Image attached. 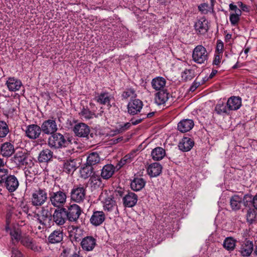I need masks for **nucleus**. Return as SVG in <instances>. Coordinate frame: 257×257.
Masks as SVG:
<instances>
[{
	"instance_id": "obj_1",
	"label": "nucleus",
	"mask_w": 257,
	"mask_h": 257,
	"mask_svg": "<svg viewBox=\"0 0 257 257\" xmlns=\"http://www.w3.org/2000/svg\"><path fill=\"white\" fill-rule=\"evenodd\" d=\"M99 199L104 210L107 214L114 217L118 214L117 203L114 199L112 192L103 190L99 196Z\"/></svg>"
},
{
	"instance_id": "obj_2",
	"label": "nucleus",
	"mask_w": 257,
	"mask_h": 257,
	"mask_svg": "<svg viewBox=\"0 0 257 257\" xmlns=\"http://www.w3.org/2000/svg\"><path fill=\"white\" fill-rule=\"evenodd\" d=\"M70 143L69 138L66 139L60 133H54L48 139V145L51 148L60 149L66 147Z\"/></svg>"
},
{
	"instance_id": "obj_3",
	"label": "nucleus",
	"mask_w": 257,
	"mask_h": 257,
	"mask_svg": "<svg viewBox=\"0 0 257 257\" xmlns=\"http://www.w3.org/2000/svg\"><path fill=\"white\" fill-rule=\"evenodd\" d=\"M48 199V195L45 189L38 188L34 190L31 195V203L34 206H41Z\"/></svg>"
},
{
	"instance_id": "obj_4",
	"label": "nucleus",
	"mask_w": 257,
	"mask_h": 257,
	"mask_svg": "<svg viewBox=\"0 0 257 257\" xmlns=\"http://www.w3.org/2000/svg\"><path fill=\"white\" fill-rule=\"evenodd\" d=\"M209 54L206 49L202 45H197L192 52V59L194 62L199 64H206L207 62Z\"/></svg>"
},
{
	"instance_id": "obj_5",
	"label": "nucleus",
	"mask_w": 257,
	"mask_h": 257,
	"mask_svg": "<svg viewBox=\"0 0 257 257\" xmlns=\"http://www.w3.org/2000/svg\"><path fill=\"white\" fill-rule=\"evenodd\" d=\"M67 195L63 191L59 190L50 194L49 199L51 204L56 207L60 208L66 202Z\"/></svg>"
},
{
	"instance_id": "obj_6",
	"label": "nucleus",
	"mask_w": 257,
	"mask_h": 257,
	"mask_svg": "<svg viewBox=\"0 0 257 257\" xmlns=\"http://www.w3.org/2000/svg\"><path fill=\"white\" fill-rule=\"evenodd\" d=\"M5 229L7 232L10 234L13 243H18L21 240L23 236L21 230L18 227L11 225L8 221V217H7V224Z\"/></svg>"
},
{
	"instance_id": "obj_7",
	"label": "nucleus",
	"mask_w": 257,
	"mask_h": 257,
	"mask_svg": "<svg viewBox=\"0 0 257 257\" xmlns=\"http://www.w3.org/2000/svg\"><path fill=\"white\" fill-rule=\"evenodd\" d=\"M56 120V118L52 117L45 120L41 125L42 131L47 135L54 134L58 130Z\"/></svg>"
},
{
	"instance_id": "obj_8",
	"label": "nucleus",
	"mask_w": 257,
	"mask_h": 257,
	"mask_svg": "<svg viewBox=\"0 0 257 257\" xmlns=\"http://www.w3.org/2000/svg\"><path fill=\"white\" fill-rule=\"evenodd\" d=\"M86 189L83 187H74L71 191V198L75 202H82L85 198Z\"/></svg>"
},
{
	"instance_id": "obj_9",
	"label": "nucleus",
	"mask_w": 257,
	"mask_h": 257,
	"mask_svg": "<svg viewBox=\"0 0 257 257\" xmlns=\"http://www.w3.org/2000/svg\"><path fill=\"white\" fill-rule=\"evenodd\" d=\"M96 102L101 105H106L110 107L111 102L114 100L113 96L110 93L106 91H103L98 94L94 98Z\"/></svg>"
},
{
	"instance_id": "obj_10",
	"label": "nucleus",
	"mask_w": 257,
	"mask_h": 257,
	"mask_svg": "<svg viewBox=\"0 0 257 257\" xmlns=\"http://www.w3.org/2000/svg\"><path fill=\"white\" fill-rule=\"evenodd\" d=\"M66 209L59 208L56 209L53 214V220L58 225H63L67 220Z\"/></svg>"
},
{
	"instance_id": "obj_11",
	"label": "nucleus",
	"mask_w": 257,
	"mask_h": 257,
	"mask_svg": "<svg viewBox=\"0 0 257 257\" xmlns=\"http://www.w3.org/2000/svg\"><path fill=\"white\" fill-rule=\"evenodd\" d=\"M34 217L40 224L46 225L47 221L51 220L52 215L48 207H43L41 208L40 213L36 214Z\"/></svg>"
},
{
	"instance_id": "obj_12",
	"label": "nucleus",
	"mask_w": 257,
	"mask_h": 257,
	"mask_svg": "<svg viewBox=\"0 0 257 257\" xmlns=\"http://www.w3.org/2000/svg\"><path fill=\"white\" fill-rule=\"evenodd\" d=\"M143 103L139 99L131 100L127 105V112L131 115H135L140 112L143 108Z\"/></svg>"
},
{
	"instance_id": "obj_13",
	"label": "nucleus",
	"mask_w": 257,
	"mask_h": 257,
	"mask_svg": "<svg viewBox=\"0 0 257 257\" xmlns=\"http://www.w3.org/2000/svg\"><path fill=\"white\" fill-rule=\"evenodd\" d=\"M20 241L23 245L34 251L39 252L41 250V247L37 245L36 242L29 235H23Z\"/></svg>"
},
{
	"instance_id": "obj_14",
	"label": "nucleus",
	"mask_w": 257,
	"mask_h": 257,
	"mask_svg": "<svg viewBox=\"0 0 257 257\" xmlns=\"http://www.w3.org/2000/svg\"><path fill=\"white\" fill-rule=\"evenodd\" d=\"M96 244V239L92 236L85 237L81 242L82 248L86 251H92Z\"/></svg>"
},
{
	"instance_id": "obj_15",
	"label": "nucleus",
	"mask_w": 257,
	"mask_h": 257,
	"mask_svg": "<svg viewBox=\"0 0 257 257\" xmlns=\"http://www.w3.org/2000/svg\"><path fill=\"white\" fill-rule=\"evenodd\" d=\"M41 132V127L34 124L28 125L25 130L26 136L29 139L33 140L39 138Z\"/></svg>"
},
{
	"instance_id": "obj_16",
	"label": "nucleus",
	"mask_w": 257,
	"mask_h": 257,
	"mask_svg": "<svg viewBox=\"0 0 257 257\" xmlns=\"http://www.w3.org/2000/svg\"><path fill=\"white\" fill-rule=\"evenodd\" d=\"M66 213L67 218L70 221H76L81 214V209L77 204H73L66 210Z\"/></svg>"
},
{
	"instance_id": "obj_17",
	"label": "nucleus",
	"mask_w": 257,
	"mask_h": 257,
	"mask_svg": "<svg viewBox=\"0 0 257 257\" xmlns=\"http://www.w3.org/2000/svg\"><path fill=\"white\" fill-rule=\"evenodd\" d=\"M4 183L5 187L10 192L16 191L19 185V181L14 175H9Z\"/></svg>"
},
{
	"instance_id": "obj_18",
	"label": "nucleus",
	"mask_w": 257,
	"mask_h": 257,
	"mask_svg": "<svg viewBox=\"0 0 257 257\" xmlns=\"http://www.w3.org/2000/svg\"><path fill=\"white\" fill-rule=\"evenodd\" d=\"M73 131L75 134L79 137H86L90 132L89 127L84 123L76 124L74 128Z\"/></svg>"
},
{
	"instance_id": "obj_19",
	"label": "nucleus",
	"mask_w": 257,
	"mask_h": 257,
	"mask_svg": "<svg viewBox=\"0 0 257 257\" xmlns=\"http://www.w3.org/2000/svg\"><path fill=\"white\" fill-rule=\"evenodd\" d=\"M105 219V214L102 211L94 210L90 217V222L92 225L96 226L101 224Z\"/></svg>"
},
{
	"instance_id": "obj_20",
	"label": "nucleus",
	"mask_w": 257,
	"mask_h": 257,
	"mask_svg": "<svg viewBox=\"0 0 257 257\" xmlns=\"http://www.w3.org/2000/svg\"><path fill=\"white\" fill-rule=\"evenodd\" d=\"M123 204L126 207L134 206L138 201V196L132 192H128L122 198Z\"/></svg>"
},
{
	"instance_id": "obj_21",
	"label": "nucleus",
	"mask_w": 257,
	"mask_h": 257,
	"mask_svg": "<svg viewBox=\"0 0 257 257\" xmlns=\"http://www.w3.org/2000/svg\"><path fill=\"white\" fill-rule=\"evenodd\" d=\"M116 166L115 167L113 165L108 164L104 165L101 170L100 176L102 179L108 180L110 178L115 171H117Z\"/></svg>"
},
{
	"instance_id": "obj_22",
	"label": "nucleus",
	"mask_w": 257,
	"mask_h": 257,
	"mask_svg": "<svg viewBox=\"0 0 257 257\" xmlns=\"http://www.w3.org/2000/svg\"><path fill=\"white\" fill-rule=\"evenodd\" d=\"M208 21L204 18H201L195 24L196 31L200 35L205 34L208 30Z\"/></svg>"
},
{
	"instance_id": "obj_23",
	"label": "nucleus",
	"mask_w": 257,
	"mask_h": 257,
	"mask_svg": "<svg viewBox=\"0 0 257 257\" xmlns=\"http://www.w3.org/2000/svg\"><path fill=\"white\" fill-rule=\"evenodd\" d=\"M6 84L9 91L15 92L19 90L22 86L21 81L15 77H10L7 80Z\"/></svg>"
},
{
	"instance_id": "obj_24",
	"label": "nucleus",
	"mask_w": 257,
	"mask_h": 257,
	"mask_svg": "<svg viewBox=\"0 0 257 257\" xmlns=\"http://www.w3.org/2000/svg\"><path fill=\"white\" fill-rule=\"evenodd\" d=\"M253 249L252 241L249 240H245L241 244L240 252L243 256H248L252 253Z\"/></svg>"
},
{
	"instance_id": "obj_25",
	"label": "nucleus",
	"mask_w": 257,
	"mask_h": 257,
	"mask_svg": "<svg viewBox=\"0 0 257 257\" xmlns=\"http://www.w3.org/2000/svg\"><path fill=\"white\" fill-rule=\"evenodd\" d=\"M194 125V123L192 119H184L178 123V130L182 133H186L190 131Z\"/></svg>"
},
{
	"instance_id": "obj_26",
	"label": "nucleus",
	"mask_w": 257,
	"mask_h": 257,
	"mask_svg": "<svg viewBox=\"0 0 257 257\" xmlns=\"http://www.w3.org/2000/svg\"><path fill=\"white\" fill-rule=\"evenodd\" d=\"M226 105L229 110H236L241 106V99L238 96H231L227 100Z\"/></svg>"
},
{
	"instance_id": "obj_27",
	"label": "nucleus",
	"mask_w": 257,
	"mask_h": 257,
	"mask_svg": "<svg viewBox=\"0 0 257 257\" xmlns=\"http://www.w3.org/2000/svg\"><path fill=\"white\" fill-rule=\"evenodd\" d=\"M244 200H246L244 199V197L242 199L238 195H234L231 196L230 198V205L232 210L234 211L239 210L241 208L242 201Z\"/></svg>"
},
{
	"instance_id": "obj_28",
	"label": "nucleus",
	"mask_w": 257,
	"mask_h": 257,
	"mask_svg": "<svg viewBox=\"0 0 257 257\" xmlns=\"http://www.w3.org/2000/svg\"><path fill=\"white\" fill-rule=\"evenodd\" d=\"M162 167L159 163H154L150 164L148 168L147 172L151 177H155L159 176L162 172Z\"/></svg>"
},
{
	"instance_id": "obj_29",
	"label": "nucleus",
	"mask_w": 257,
	"mask_h": 257,
	"mask_svg": "<svg viewBox=\"0 0 257 257\" xmlns=\"http://www.w3.org/2000/svg\"><path fill=\"white\" fill-rule=\"evenodd\" d=\"M15 152L13 145L10 142L3 144L1 147V154L4 157H9Z\"/></svg>"
},
{
	"instance_id": "obj_30",
	"label": "nucleus",
	"mask_w": 257,
	"mask_h": 257,
	"mask_svg": "<svg viewBox=\"0 0 257 257\" xmlns=\"http://www.w3.org/2000/svg\"><path fill=\"white\" fill-rule=\"evenodd\" d=\"M79 172L80 177L84 179H87L89 177L90 178L91 176L95 173L92 166L86 163L80 168Z\"/></svg>"
},
{
	"instance_id": "obj_31",
	"label": "nucleus",
	"mask_w": 257,
	"mask_h": 257,
	"mask_svg": "<svg viewBox=\"0 0 257 257\" xmlns=\"http://www.w3.org/2000/svg\"><path fill=\"white\" fill-rule=\"evenodd\" d=\"M77 160L69 159L63 164L64 171L68 174L73 173L77 168Z\"/></svg>"
},
{
	"instance_id": "obj_32",
	"label": "nucleus",
	"mask_w": 257,
	"mask_h": 257,
	"mask_svg": "<svg viewBox=\"0 0 257 257\" xmlns=\"http://www.w3.org/2000/svg\"><path fill=\"white\" fill-rule=\"evenodd\" d=\"M194 146V142L190 138L187 137L183 138L180 142L178 147L183 152L190 151Z\"/></svg>"
},
{
	"instance_id": "obj_33",
	"label": "nucleus",
	"mask_w": 257,
	"mask_h": 257,
	"mask_svg": "<svg viewBox=\"0 0 257 257\" xmlns=\"http://www.w3.org/2000/svg\"><path fill=\"white\" fill-rule=\"evenodd\" d=\"M166 83V79L162 77H156L151 81V85L153 89L156 91L163 90Z\"/></svg>"
},
{
	"instance_id": "obj_34",
	"label": "nucleus",
	"mask_w": 257,
	"mask_h": 257,
	"mask_svg": "<svg viewBox=\"0 0 257 257\" xmlns=\"http://www.w3.org/2000/svg\"><path fill=\"white\" fill-rule=\"evenodd\" d=\"M63 238V231L59 229L54 230L50 234L48 240L50 243L54 244L60 242L62 241Z\"/></svg>"
},
{
	"instance_id": "obj_35",
	"label": "nucleus",
	"mask_w": 257,
	"mask_h": 257,
	"mask_svg": "<svg viewBox=\"0 0 257 257\" xmlns=\"http://www.w3.org/2000/svg\"><path fill=\"white\" fill-rule=\"evenodd\" d=\"M102 178L101 176L95 173L89 178L88 183L90 186L94 189L102 188L103 186Z\"/></svg>"
},
{
	"instance_id": "obj_36",
	"label": "nucleus",
	"mask_w": 257,
	"mask_h": 257,
	"mask_svg": "<svg viewBox=\"0 0 257 257\" xmlns=\"http://www.w3.org/2000/svg\"><path fill=\"white\" fill-rule=\"evenodd\" d=\"M146 184L145 181L142 178H135L131 183L132 190L138 191L142 190Z\"/></svg>"
},
{
	"instance_id": "obj_37",
	"label": "nucleus",
	"mask_w": 257,
	"mask_h": 257,
	"mask_svg": "<svg viewBox=\"0 0 257 257\" xmlns=\"http://www.w3.org/2000/svg\"><path fill=\"white\" fill-rule=\"evenodd\" d=\"M168 99V93L164 90L159 91L156 94L155 100L158 105L164 104Z\"/></svg>"
},
{
	"instance_id": "obj_38",
	"label": "nucleus",
	"mask_w": 257,
	"mask_h": 257,
	"mask_svg": "<svg viewBox=\"0 0 257 257\" xmlns=\"http://www.w3.org/2000/svg\"><path fill=\"white\" fill-rule=\"evenodd\" d=\"M53 154V152L49 149L43 150L39 154L38 160L41 163L47 162L51 159Z\"/></svg>"
},
{
	"instance_id": "obj_39",
	"label": "nucleus",
	"mask_w": 257,
	"mask_h": 257,
	"mask_svg": "<svg viewBox=\"0 0 257 257\" xmlns=\"http://www.w3.org/2000/svg\"><path fill=\"white\" fill-rule=\"evenodd\" d=\"M100 157L97 152H92L90 153L86 159V164L91 166L100 163Z\"/></svg>"
},
{
	"instance_id": "obj_40",
	"label": "nucleus",
	"mask_w": 257,
	"mask_h": 257,
	"mask_svg": "<svg viewBox=\"0 0 257 257\" xmlns=\"http://www.w3.org/2000/svg\"><path fill=\"white\" fill-rule=\"evenodd\" d=\"M236 240L232 237H228L225 238L223 243V247L227 250L233 251L236 246Z\"/></svg>"
},
{
	"instance_id": "obj_41",
	"label": "nucleus",
	"mask_w": 257,
	"mask_h": 257,
	"mask_svg": "<svg viewBox=\"0 0 257 257\" xmlns=\"http://www.w3.org/2000/svg\"><path fill=\"white\" fill-rule=\"evenodd\" d=\"M165 151L161 147H157L152 151L151 155L154 160H162L165 156Z\"/></svg>"
},
{
	"instance_id": "obj_42",
	"label": "nucleus",
	"mask_w": 257,
	"mask_h": 257,
	"mask_svg": "<svg viewBox=\"0 0 257 257\" xmlns=\"http://www.w3.org/2000/svg\"><path fill=\"white\" fill-rule=\"evenodd\" d=\"M81 230L78 227H72L69 231V236L72 241H79L81 240Z\"/></svg>"
},
{
	"instance_id": "obj_43",
	"label": "nucleus",
	"mask_w": 257,
	"mask_h": 257,
	"mask_svg": "<svg viewBox=\"0 0 257 257\" xmlns=\"http://www.w3.org/2000/svg\"><path fill=\"white\" fill-rule=\"evenodd\" d=\"M215 110L218 114H228V111H229L226 103L222 101H219L216 105Z\"/></svg>"
},
{
	"instance_id": "obj_44",
	"label": "nucleus",
	"mask_w": 257,
	"mask_h": 257,
	"mask_svg": "<svg viewBox=\"0 0 257 257\" xmlns=\"http://www.w3.org/2000/svg\"><path fill=\"white\" fill-rule=\"evenodd\" d=\"M14 161L16 164L19 166L24 165L27 163L26 156L22 152L18 153L15 155L14 157Z\"/></svg>"
},
{
	"instance_id": "obj_45",
	"label": "nucleus",
	"mask_w": 257,
	"mask_h": 257,
	"mask_svg": "<svg viewBox=\"0 0 257 257\" xmlns=\"http://www.w3.org/2000/svg\"><path fill=\"white\" fill-rule=\"evenodd\" d=\"M148 110V108H145L143 110V112L141 114L143 116L142 118L136 119L134 121H133L132 119V123L133 125H137L140 123L144 119L146 118V117H151L154 114V112H149Z\"/></svg>"
},
{
	"instance_id": "obj_46",
	"label": "nucleus",
	"mask_w": 257,
	"mask_h": 257,
	"mask_svg": "<svg viewBox=\"0 0 257 257\" xmlns=\"http://www.w3.org/2000/svg\"><path fill=\"white\" fill-rule=\"evenodd\" d=\"M244 205L247 206L248 202H251L253 207L257 210V193L252 197V196L249 195H245L244 196Z\"/></svg>"
},
{
	"instance_id": "obj_47",
	"label": "nucleus",
	"mask_w": 257,
	"mask_h": 257,
	"mask_svg": "<svg viewBox=\"0 0 257 257\" xmlns=\"http://www.w3.org/2000/svg\"><path fill=\"white\" fill-rule=\"evenodd\" d=\"M79 115L82 119L88 120L93 118L95 114L91 112L89 109L83 107L79 112Z\"/></svg>"
},
{
	"instance_id": "obj_48",
	"label": "nucleus",
	"mask_w": 257,
	"mask_h": 257,
	"mask_svg": "<svg viewBox=\"0 0 257 257\" xmlns=\"http://www.w3.org/2000/svg\"><path fill=\"white\" fill-rule=\"evenodd\" d=\"M256 213L254 209H249L246 213V221L249 224L253 223L255 221Z\"/></svg>"
},
{
	"instance_id": "obj_49",
	"label": "nucleus",
	"mask_w": 257,
	"mask_h": 257,
	"mask_svg": "<svg viewBox=\"0 0 257 257\" xmlns=\"http://www.w3.org/2000/svg\"><path fill=\"white\" fill-rule=\"evenodd\" d=\"M8 124L4 121H0V138H5L9 133Z\"/></svg>"
},
{
	"instance_id": "obj_50",
	"label": "nucleus",
	"mask_w": 257,
	"mask_h": 257,
	"mask_svg": "<svg viewBox=\"0 0 257 257\" xmlns=\"http://www.w3.org/2000/svg\"><path fill=\"white\" fill-rule=\"evenodd\" d=\"M195 76L194 71L192 69H185L182 73V79L185 81L190 80Z\"/></svg>"
},
{
	"instance_id": "obj_51",
	"label": "nucleus",
	"mask_w": 257,
	"mask_h": 257,
	"mask_svg": "<svg viewBox=\"0 0 257 257\" xmlns=\"http://www.w3.org/2000/svg\"><path fill=\"white\" fill-rule=\"evenodd\" d=\"M19 207L20 208L18 209V210L16 211V212H15V214L17 216L18 215V214L17 213V212H18L19 214H21L22 211L25 213L26 214H27L28 216H30L31 214L29 213V207L27 204L21 202L19 206Z\"/></svg>"
},
{
	"instance_id": "obj_52",
	"label": "nucleus",
	"mask_w": 257,
	"mask_h": 257,
	"mask_svg": "<svg viewBox=\"0 0 257 257\" xmlns=\"http://www.w3.org/2000/svg\"><path fill=\"white\" fill-rule=\"evenodd\" d=\"M241 14H233L230 13L229 16V21L230 22L231 25L233 26H235L238 25L239 20Z\"/></svg>"
},
{
	"instance_id": "obj_53",
	"label": "nucleus",
	"mask_w": 257,
	"mask_h": 257,
	"mask_svg": "<svg viewBox=\"0 0 257 257\" xmlns=\"http://www.w3.org/2000/svg\"><path fill=\"white\" fill-rule=\"evenodd\" d=\"M131 162V156L129 154L125 155L116 165V169L119 170L125 164L130 163Z\"/></svg>"
},
{
	"instance_id": "obj_54",
	"label": "nucleus",
	"mask_w": 257,
	"mask_h": 257,
	"mask_svg": "<svg viewBox=\"0 0 257 257\" xmlns=\"http://www.w3.org/2000/svg\"><path fill=\"white\" fill-rule=\"evenodd\" d=\"M131 126V123L130 122H126L124 124H118L116 127V132L118 133H122L128 130Z\"/></svg>"
},
{
	"instance_id": "obj_55",
	"label": "nucleus",
	"mask_w": 257,
	"mask_h": 257,
	"mask_svg": "<svg viewBox=\"0 0 257 257\" xmlns=\"http://www.w3.org/2000/svg\"><path fill=\"white\" fill-rule=\"evenodd\" d=\"M136 96L135 90L133 88L126 89L122 94V97L125 99L134 97Z\"/></svg>"
},
{
	"instance_id": "obj_56",
	"label": "nucleus",
	"mask_w": 257,
	"mask_h": 257,
	"mask_svg": "<svg viewBox=\"0 0 257 257\" xmlns=\"http://www.w3.org/2000/svg\"><path fill=\"white\" fill-rule=\"evenodd\" d=\"M9 171L7 169H0V184H2L8 178Z\"/></svg>"
},
{
	"instance_id": "obj_57",
	"label": "nucleus",
	"mask_w": 257,
	"mask_h": 257,
	"mask_svg": "<svg viewBox=\"0 0 257 257\" xmlns=\"http://www.w3.org/2000/svg\"><path fill=\"white\" fill-rule=\"evenodd\" d=\"M224 48L223 43L221 40H217L216 44V48L215 54H222L223 50Z\"/></svg>"
},
{
	"instance_id": "obj_58",
	"label": "nucleus",
	"mask_w": 257,
	"mask_h": 257,
	"mask_svg": "<svg viewBox=\"0 0 257 257\" xmlns=\"http://www.w3.org/2000/svg\"><path fill=\"white\" fill-rule=\"evenodd\" d=\"M222 54H215L214 60L212 64L213 65L219 66L221 63V60L222 59Z\"/></svg>"
},
{
	"instance_id": "obj_59",
	"label": "nucleus",
	"mask_w": 257,
	"mask_h": 257,
	"mask_svg": "<svg viewBox=\"0 0 257 257\" xmlns=\"http://www.w3.org/2000/svg\"><path fill=\"white\" fill-rule=\"evenodd\" d=\"M238 6L234 5L233 3H231L229 5V9L230 11H232L234 12L232 13L233 14H241V11L240 9H238L237 8Z\"/></svg>"
},
{
	"instance_id": "obj_60",
	"label": "nucleus",
	"mask_w": 257,
	"mask_h": 257,
	"mask_svg": "<svg viewBox=\"0 0 257 257\" xmlns=\"http://www.w3.org/2000/svg\"><path fill=\"white\" fill-rule=\"evenodd\" d=\"M198 9L202 13L207 14L209 11V5L207 4L204 3L199 6Z\"/></svg>"
},
{
	"instance_id": "obj_61",
	"label": "nucleus",
	"mask_w": 257,
	"mask_h": 257,
	"mask_svg": "<svg viewBox=\"0 0 257 257\" xmlns=\"http://www.w3.org/2000/svg\"><path fill=\"white\" fill-rule=\"evenodd\" d=\"M238 7H239L240 8L241 11H242L243 12H248L249 11V7L244 4L242 2H238L237 3Z\"/></svg>"
},
{
	"instance_id": "obj_62",
	"label": "nucleus",
	"mask_w": 257,
	"mask_h": 257,
	"mask_svg": "<svg viewBox=\"0 0 257 257\" xmlns=\"http://www.w3.org/2000/svg\"><path fill=\"white\" fill-rule=\"evenodd\" d=\"M11 257H24L22 253L17 248H13Z\"/></svg>"
},
{
	"instance_id": "obj_63",
	"label": "nucleus",
	"mask_w": 257,
	"mask_h": 257,
	"mask_svg": "<svg viewBox=\"0 0 257 257\" xmlns=\"http://www.w3.org/2000/svg\"><path fill=\"white\" fill-rule=\"evenodd\" d=\"M200 85V83L196 82V81H194L192 85L190 88V90L192 91H194L196 90V89Z\"/></svg>"
},
{
	"instance_id": "obj_64",
	"label": "nucleus",
	"mask_w": 257,
	"mask_h": 257,
	"mask_svg": "<svg viewBox=\"0 0 257 257\" xmlns=\"http://www.w3.org/2000/svg\"><path fill=\"white\" fill-rule=\"evenodd\" d=\"M69 257H82L79 254V252H74L73 254H71Z\"/></svg>"
}]
</instances>
